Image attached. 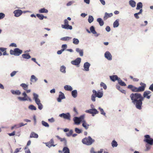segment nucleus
<instances>
[{"mask_svg":"<svg viewBox=\"0 0 153 153\" xmlns=\"http://www.w3.org/2000/svg\"><path fill=\"white\" fill-rule=\"evenodd\" d=\"M22 95L23 97H17V99L19 101H29L31 102L32 100L31 98L29 96H28L26 94L25 91L23 92Z\"/></svg>","mask_w":153,"mask_h":153,"instance_id":"nucleus-3","label":"nucleus"},{"mask_svg":"<svg viewBox=\"0 0 153 153\" xmlns=\"http://www.w3.org/2000/svg\"><path fill=\"white\" fill-rule=\"evenodd\" d=\"M138 92H140L143 91L145 89L144 86H140L137 88Z\"/></svg>","mask_w":153,"mask_h":153,"instance_id":"nucleus-43","label":"nucleus"},{"mask_svg":"<svg viewBox=\"0 0 153 153\" xmlns=\"http://www.w3.org/2000/svg\"><path fill=\"white\" fill-rule=\"evenodd\" d=\"M67 47V45L66 44H63L61 46L62 49H61L63 51L66 50V51H69L70 52H73V51L71 49H66Z\"/></svg>","mask_w":153,"mask_h":153,"instance_id":"nucleus-15","label":"nucleus"},{"mask_svg":"<svg viewBox=\"0 0 153 153\" xmlns=\"http://www.w3.org/2000/svg\"><path fill=\"white\" fill-rule=\"evenodd\" d=\"M64 89L66 91H71L73 90L72 88L69 85H66L64 86Z\"/></svg>","mask_w":153,"mask_h":153,"instance_id":"nucleus-23","label":"nucleus"},{"mask_svg":"<svg viewBox=\"0 0 153 153\" xmlns=\"http://www.w3.org/2000/svg\"><path fill=\"white\" fill-rule=\"evenodd\" d=\"M48 121L51 123H53L55 121V120L53 117H52L51 119H49Z\"/></svg>","mask_w":153,"mask_h":153,"instance_id":"nucleus-61","label":"nucleus"},{"mask_svg":"<svg viewBox=\"0 0 153 153\" xmlns=\"http://www.w3.org/2000/svg\"><path fill=\"white\" fill-rule=\"evenodd\" d=\"M132 91L134 92H138L137 87L134 86L132 89Z\"/></svg>","mask_w":153,"mask_h":153,"instance_id":"nucleus-55","label":"nucleus"},{"mask_svg":"<svg viewBox=\"0 0 153 153\" xmlns=\"http://www.w3.org/2000/svg\"><path fill=\"white\" fill-rule=\"evenodd\" d=\"M101 87H102L105 90H106L107 88V86L105 83L103 82H101L100 84Z\"/></svg>","mask_w":153,"mask_h":153,"instance_id":"nucleus-51","label":"nucleus"},{"mask_svg":"<svg viewBox=\"0 0 153 153\" xmlns=\"http://www.w3.org/2000/svg\"><path fill=\"white\" fill-rule=\"evenodd\" d=\"M30 137L37 138L38 137V135L35 132H32L30 133Z\"/></svg>","mask_w":153,"mask_h":153,"instance_id":"nucleus-25","label":"nucleus"},{"mask_svg":"<svg viewBox=\"0 0 153 153\" xmlns=\"http://www.w3.org/2000/svg\"><path fill=\"white\" fill-rule=\"evenodd\" d=\"M143 7V4L142 2H139L137 3V7L136 8V10H140V8H142Z\"/></svg>","mask_w":153,"mask_h":153,"instance_id":"nucleus-35","label":"nucleus"},{"mask_svg":"<svg viewBox=\"0 0 153 153\" xmlns=\"http://www.w3.org/2000/svg\"><path fill=\"white\" fill-rule=\"evenodd\" d=\"M11 92L13 94L19 95L21 94V91L19 90H16L15 91L12 90L11 91Z\"/></svg>","mask_w":153,"mask_h":153,"instance_id":"nucleus-21","label":"nucleus"},{"mask_svg":"<svg viewBox=\"0 0 153 153\" xmlns=\"http://www.w3.org/2000/svg\"><path fill=\"white\" fill-rule=\"evenodd\" d=\"M75 50L76 52L79 53L80 56H83V50L79 48H77Z\"/></svg>","mask_w":153,"mask_h":153,"instance_id":"nucleus-19","label":"nucleus"},{"mask_svg":"<svg viewBox=\"0 0 153 153\" xmlns=\"http://www.w3.org/2000/svg\"><path fill=\"white\" fill-rule=\"evenodd\" d=\"M36 16L40 20H43L44 18V16L42 14H37Z\"/></svg>","mask_w":153,"mask_h":153,"instance_id":"nucleus-50","label":"nucleus"},{"mask_svg":"<svg viewBox=\"0 0 153 153\" xmlns=\"http://www.w3.org/2000/svg\"><path fill=\"white\" fill-rule=\"evenodd\" d=\"M99 110L100 111V114L103 115L104 116H105L106 115V113L105 112H104L103 109L102 108H101L100 107H99L98 108Z\"/></svg>","mask_w":153,"mask_h":153,"instance_id":"nucleus-48","label":"nucleus"},{"mask_svg":"<svg viewBox=\"0 0 153 153\" xmlns=\"http://www.w3.org/2000/svg\"><path fill=\"white\" fill-rule=\"evenodd\" d=\"M36 103L38 105V108L39 110H41L43 108V105L41 103L40 101Z\"/></svg>","mask_w":153,"mask_h":153,"instance_id":"nucleus-38","label":"nucleus"},{"mask_svg":"<svg viewBox=\"0 0 153 153\" xmlns=\"http://www.w3.org/2000/svg\"><path fill=\"white\" fill-rule=\"evenodd\" d=\"M62 151L64 153H70L69 149L67 147H65L63 148Z\"/></svg>","mask_w":153,"mask_h":153,"instance_id":"nucleus-33","label":"nucleus"},{"mask_svg":"<svg viewBox=\"0 0 153 153\" xmlns=\"http://www.w3.org/2000/svg\"><path fill=\"white\" fill-rule=\"evenodd\" d=\"M91 65L90 63L88 62H85L83 65L84 70L86 71H89V68Z\"/></svg>","mask_w":153,"mask_h":153,"instance_id":"nucleus-14","label":"nucleus"},{"mask_svg":"<svg viewBox=\"0 0 153 153\" xmlns=\"http://www.w3.org/2000/svg\"><path fill=\"white\" fill-rule=\"evenodd\" d=\"M42 125L46 127H49V125L48 124V123L44 121H42Z\"/></svg>","mask_w":153,"mask_h":153,"instance_id":"nucleus-49","label":"nucleus"},{"mask_svg":"<svg viewBox=\"0 0 153 153\" xmlns=\"http://www.w3.org/2000/svg\"><path fill=\"white\" fill-rule=\"evenodd\" d=\"M22 58L24 59H28L31 58L29 54H24L22 55Z\"/></svg>","mask_w":153,"mask_h":153,"instance_id":"nucleus-37","label":"nucleus"},{"mask_svg":"<svg viewBox=\"0 0 153 153\" xmlns=\"http://www.w3.org/2000/svg\"><path fill=\"white\" fill-rule=\"evenodd\" d=\"M28 108L31 110H36V107L33 105H30L28 107Z\"/></svg>","mask_w":153,"mask_h":153,"instance_id":"nucleus-40","label":"nucleus"},{"mask_svg":"<svg viewBox=\"0 0 153 153\" xmlns=\"http://www.w3.org/2000/svg\"><path fill=\"white\" fill-rule=\"evenodd\" d=\"M85 116L84 115L80 116L79 117H74L73 119L74 124L79 125L84 119Z\"/></svg>","mask_w":153,"mask_h":153,"instance_id":"nucleus-6","label":"nucleus"},{"mask_svg":"<svg viewBox=\"0 0 153 153\" xmlns=\"http://www.w3.org/2000/svg\"><path fill=\"white\" fill-rule=\"evenodd\" d=\"M43 143L45 144L49 148H51L52 146L54 147L56 145V144L54 145L53 144L50 145V144L49 143V142Z\"/></svg>","mask_w":153,"mask_h":153,"instance_id":"nucleus-46","label":"nucleus"},{"mask_svg":"<svg viewBox=\"0 0 153 153\" xmlns=\"http://www.w3.org/2000/svg\"><path fill=\"white\" fill-rule=\"evenodd\" d=\"M61 27L62 28L71 30L72 29V26L71 25H62Z\"/></svg>","mask_w":153,"mask_h":153,"instance_id":"nucleus-17","label":"nucleus"},{"mask_svg":"<svg viewBox=\"0 0 153 153\" xmlns=\"http://www.w3.org/2000/svg\"><path fill=\"white\" fill-rule=\"evenodd\" d=\"M81 59L80 58L78 57L75 60L71 61V63L74 65H79L81 62Z\"/></svg>","mask_w":153,"mask_h":153,"instance_id":"nucleus-9","label":"nucleus"},{"mask_svg":"<svg viewBox=\"0 0 153 153\" xmlns=\"http://www.w3.org/2000/svg\"><path fill=\"white\" fill-rule=\"evenodd\" d=\"M73 132V130H71L68 133H66V135L68 137H70L71 135Z\"/></svg>","mask_w":153,"mask_h":153,"instance_id":"nucleus-54","label":"nucleus"},{"mask_svg":"<svg viewBox=\"0 0 153 153\" xmlns=\"http://www.w3.org/2000/svg\"><path fill=\"white\" fill-rule=\"evenodd\" d=\"M60 140L61 142L64 141V145L65 146H66L67 145V140H66V139L65 138H61Z\"/></svg>","mask_w":153,"mask_h":153,"instance_id":"nucleus-52","label":"nucleus"},{"mask_svg":"<svg viewBox=\"0 0 153 153\" xmlns=\"http://www.w3.org/2000/svg\"><path fill=\"white\" fill-rule=\"evenodd\" d=\"M21 149V148L16 149L14 152V153H18V152L20 151Z\"/></svg>","mask_w":153,"mask_h":153,"instance_id":"nucleus-59","label":"nucleus"},{"mask_svg":"<svg viewBox=\"0 0 153 153\" xmlns=\"http://www.w3.org/2000/svg\"><path fill=\"white\" fill-rule=\"evenodd\" d=\"M71 95L74 98H76L77 95V90H74L72 91L71 92Z\"/></svg>","mask_w":153,"mask_h":153,"instance_id":"nucleus-27","label":"nucleus"},{"mask_svg":"<svg viewBox=\"0 0 153 153\" xmlns=\"http://www.w3.org/2000/svg\"><path fill=\"white\" fill-rule=\"evenodd\" d=\"M110 79L113 82H115L116 80L118 81L119 78L116 75H114L109 76Z\"/></svg>","mask_w":153,"mask_h":153,"instance_id":"nucleus-18","label":"nucleus"},{"mask_svg":"<svg viewBox=\"0 0 153 153\" xmlns=\"http://www.w3.org/2000/svg\"><path fill=\"white\" fill-rule=\"evenodd\" d=\"M38 78H37L34 75H32L30 79V81L32 82H35L38 80Z\"/></svg>","mask_w":153,"mask_h":153,"instance_id":"nucleus-24","label":"nucleus"},{"mask_svg":"<svg viewBox=\"0 0 153 153\" xmlns=\"http://www.w3.org/2000/svg\"><path fill=\"white\" fill-rule=\"evenodd\" d=\"M66 68L65 66L62 65L60 67V71L61 72L65 74L66 72Z\"/></svg>","mask_w":153,"mask_h":153,"instance_id":"nucleus-29","label":"nucleus"},{"mask_svg":"<svg viewBox=\"0 0 153 153\" xmlns=\"http://www.w3.org/2000/svg\"><path fill=\"white\" fill-rule=\"evenodd\" d=\"M59 116L63 118L64 119H67L68 120H70L71 115L69 113H62L60 114Z\"/></svg>","mask_w":153,"mask_h":153,"instance_id":"nucleus-8","label":"nucleus"},{"mask_svg":"<svg viewBox=\"0 0 153 153\" xmlns=\"http://www.w3.org/2000/svg\"><path fill=\"white\" fill-rule=\"evenodd\" d=\"M27 123H26V124H24V123H20L19 124V127H16L17 128H19V127H21L22 126H24L26 125H27Z\"/></svg>","mask_w":153,"mask_h":153,"instance_id":"nucleus-60","label":"nucleus"},{"mask_svg":"<svg viewBox=\"0 0 153 153\" xmlns=\"http://www.w3.org/2000/svg\"><path fill=\"white\" fill-rule=\"evenodd\" d=\"M111 144L113 147H116L118 145L117 142L115 140H113L111 143Z\"/></svg>","mask_w":153,"mask_h":153,"instance_id":"nucleus-42","label":"nucleus"},{"mask_svg":"<svg viewBox=\"0 0 153 153\" xmlns=\"http://www.w3.org/2000/svg\"><path fill=\"white\" fill-rule=\"evenodd\" d=\"M73 43L75 45H78L79 43V40L77 38H74L73 39Z\"/></svg>","mask_w":153,"mask_h":153,"instance_id":"nucleus-41","label":"nucleus"},{"mask_svg":"<svg viewBox=\"0 0 153 153\" xmlns=\"http://www.w3.org/2000/svg\"><path fill=\"white\" fill-rule=\"evenodd\" d=\"M72 38L68 36H66L61 38L60 39L61 40L64 41H68L71 39Z\"/></svg>","mask_w":153,"mask_h":153,"instance_id":"nucleus-34","label":"nucleus"},{"mask_svg":"<svg viewBox=\"0 0 153 153\" xmlns=\"http://www.w3.org/2000/svg\"><path fill=\"white\" fill-rule=\"evenodd\" d=\"M85 112L87 113L91 114L93 116H94V115L98 113V111L95 108L90 109L86 110Z\"/></svg>","mask_w":153,"mask_h":153,"instance_id":"nucleus-7","label":"nucleus"},{"mask_svg":"<svg viewBox=\"0 0 153 153\" xmlns=\"http://www.w3.org/2000/svg\"><path fill=\"white\" fill-rule=\"evenodd\" d=\"M113 16V14L112 13H108L106 12L105 13V16L104 17V19L105 20L107 19L108 18L111 17Z\"/></svg>","mask_w":153,"mask_h":153,"instance_id":"nucleus-22","label":"nucleus"},{"mask_svg":"<svg viewBox=\"0 0 153 153\" xmlns=\"http://www.w3.org/2000/svg\"><path fill=\"white\" fill-rule=\"evenodd\" d=\"M100 26H102L104 24V22L102 19L101 18H98L97 20Z\"/></svg>","mask_w":153,"mask_h":153,"instance_id":"nucleus-30","label":"nucleus"},{"mask_svg":"<svg viewBox=\"0 0 153 153\" xmlns=\"http://www.w3.org/2000/svg\"><path fill=\"white\" fill-rule=\"evenodd\" d=\"M10 47H17V45L15 43H11L9 46Z\"/></svg>","mask_w":153,"mask_h":153,"instance_id":"nucleus-63","label":"nucleus"},{"mask_svg":"<svg viewBox=\"0 0 153 153\" xmlns=\"http://www.w3.org/2000/svg\"><path fill=\"white\" fill-rule=\"evenodd\" d=\"M39 13H47L48 12V10L45 8H43L39 9Z\"/></svg>","mask_w":153,"mask_h":153,"instance_id":"nucleus-31","label":"nucleus"},{"mask_svg":"<svg viewBox=\"0 0 153 153\" xmlns=\"http://www.w3.org/2000/svg\"><path fill=\"white\" fill-rule=\"evenodd\" d=\"M104 56L105 58L108 60L110 61L112 59V56L108 51H107L105 53Z\"/></svg>","mask_w":153,"mask_h":153,"instance_id":"nucleus-11","label":"nucleus"},{"mask_svg":"<svg viewBox=\"0 0 153 153\" xmlns=\"http://www.w3.org/2000/svg\"><path fill=\"white\" fill-rule=\"evenodd\" d=\"M82 122V126L85 128L87 130L88 128L89 125L88 124L86 121L84 120Z\"/></svg>","mask_w":153,"mask_h":153,"instance_id":"nucleus-20","label":"nucleus"},{"mask_svg":"<svg viewBox=\"0 0 153 153\" xmlns=\"http://www.w3.org/2000/svg\"><path fill=\"white\" fill-rule=\"evenodd\" d=\"M118 82L122 86H125L126 85V84L119 78L118 80Z\"/></svg>","mask_w":153,"mask_h":153,"instance_id":"nucleus-36","label":"nucleus"},{"mask_svg":"<svg viewBox=\"0 0 153 153\" xmlns=\"http://www.w3.org/2000/svg\"><path fill=\"white\" fill-rule=\"evenodd\" d=\"M14 16L16 17H18L20 16L22 13V11L21 10H15L13 12Z\"/></svg>","mask_w":153,"mask_h":153,"instance_id":"nucleus-13","label":"nucleus"},{"mask_svg":"<svg viewBox=\"0 0 153 153\" xmlns=\"http://www.w3.org/2000/svg\"><path fill=\"white\" fill-rule=\"evenodd\" d=\"M91 32L93 34H95L97 33V32L95 30V28L93 26H91L90 28Z\"/></svg>","mask_w":153,"mask_h":153,"instance_id":"nucleus-32","label":"nucleus"},{"mask_svg":"<svg viewBox=\"0 0 153 153\" xmlns=\"http://www.w3.org/2000/svg\"><path fill=\"white\" fill-rule=\"evenodd\" d=\"M10 53L11 55L15 56H19L22 53V51L18 48H16L13 50H10Z\"/></svg>","mask_w":153,"mask_h":153,"instance_id":"nucleus-5","label":"nucleus"},{"mask_svg":"<svg viewBox=\"0 0 153 153\" xmlns=\"http://www.w3.org/2000/svg\"><path fill=\"white\" fill-rule=\"evenodd\" d=\"M116 88L122 93H125V91L121 88L120 86L119 85H117Z\"/></svg>","mask_w":153,"mask_h":153,"instance_id":"nucleus-45","label":"nucleus"},{"mask_svg":"<svg viewBox=\"0 0 153 153\" xmlns=\"http://www.w3.org/2000/svg\"><path fill=\"white\" fill-rule=\"evenodd\" d=\"M17 71H13L10 74V76L12 77L14 76L17 73Z\"/></svg>","mask_w":153,"mask_h":153,"instance_id":"nucleus-56","label":"nucleus"},{"mask_svg":"<svg viewBox=\"0 0 153 153\" xmlns=\"http://www.w3.org/2000/svg\"><path fill=\"white\" fill-rule=\"evenodd\" d=\"M119 19H117L114 22L113 25V27L114 28L117 27H118L119 25Z\"/></svg>","mask_w":153,"mask_h":153,"instance_id":"nucleus-26","label":"nucleus"},{"mask_svg":"<svg viewBox=\"0 0 153 153\" xmlns=\"http://www.w3.org/2000/svg\"><path fill=\"white\" fill-rule=\"evenodd\" d=\"M75 131L77 133L80 134L82 132V129H79L77 128H75Z\"/></svg>","mask_w":153,"mask_h":153,"instance_id":"nucleus-44","label":"nucleus"},{"mask_svg":"<svg viewBox=\"0 0 153 153\" xmlns=\"http://www.w3.org/2000/svg\"><path fill=\"white\" fill-rule=\"evenodd\" d=\"M139 15L137 13L134 14V16L137 19H138L139 18V16L138 15Z\"/></svg>","mask_w":153,"mask_h":153,"instance_id":"nucleus-64","label":"nucleus"},{"mask_svg":"<svg viewBox=\"0 0 153 153\" xmlns=\"http://www.w3.org/2000/svg\"><path fill=\"white\" fill-rule=\"evenodd\" d=\"M4 48V51H3V53H2V55L4 56L8 55V54L7 53L6 51L7 48Z\"/></svg>","mask_w":153,"mask_h":153,"instance_id":"nucleus-62","label":"nucleus"},{"mask_svg":"<svg viewBox=\"0 0 153 153\" xmlns=\"http://www.w3.org/2000/svg\"><path fill=\"white\" fill-rule=\"evenodd\" d=\"M59 93L60 94L59 95V97L57 99V101L58 102H61L62 100L65 99V98L64 94L62 92L60 91Z\"/></svg>","mask_w":153,"mask_h":153,"instance_id":"nucleus-12","label":"nucleus"},{"mask_svg":"<svg viewBox=\"0 0 153 153\" xmlns=\"http://www.w3.org/2000/svg\"><path fill=\"white\" fill-rule=\"evenodd\" d=\"M129 5L132 7H134L136 6V3L133 0H131L129 1Z\"/></svg>","mask_w":153,"mask_h":153,"instance_id":"nucleus-28","label":"nucleus"},{"mask_svg":"<svg viewBox=\"0 0 153 153\" xmlns=\"http://www.w3.org/2000/svg\"><path fill=\"white\" fill-rule=\"evenodd\" d=\"M94 18L91 16H89L88 19V21L90 23H91L94 21Z\"/></svg>","mask_w":153,"mask_h":153,"instance_id":"nucleus-47","label":"nucleus"},{"mask_svg":"<svg viewBox=\"0 0 153 153\" xmlns=\"http://www.w3.org/2000/svg\"><path fill=\"white\" fill-rule=\"evenodd\" d=\"M96 97V96L94 94H93L91 96V100L93 102H95L96 101L95 98Z\"/></svg>","mask_w":153,"mask_h":153,"instance_id":"nucleus-53","label":"nucleus"},{"mask_svg":"<svg viewBox=\"0 0 153 153\" xmlns=\"http://www.w3.org/2000/svg\"><path fill=\"white\" fill-rule=\"evenodd\" d=\"M33 99L34 100L35 103L39 102L40 101V99L39 98V96L38 94L35 93H33Z\"/></svg>","mask_w":153,"mask_h":153,"instance_id":"nucleus-16","label":"nucleus"},{"mask_svg":"<svg viewBox=\"0 0 153 153\" xmlns=\"http://www.w3.org/2000/svg\"><path fill=\"white\" fill-rule=\"evenodd\" d=\"M144 137V139L143 140V141L147 144H146V150L147 151L150 148V146H149L148 145H153V139L151 138L149 135H146Z\"/></svg>","mask_w":153,"mask_h":153,"instance_id":"nucleus-2","label":"nucleus"},{"mask_svg":"<svg viewBox=\"0 0 153 153\" xmlns=\"http://www.w3.org/2000/svg\"><path fill=\"white\" fill-rule=\"evenodd\" d=\"M130 97L132 103L135 106L136 108L141 110L142 109V101L144 100V98L141 94L138 93H132Z\"/></svg>","mask_w":153,"mask_h":153,"instance_id":"nucleus-1","label":"nucleus"},{"mask_svg":"<svg viewBox=\"0 0 153 153\" xmlns=\"http://www.w3.org/2000/svg\"><path fill=\"white\" fill-rule=\"evenodd\" d=\"M4 48H0V56L2 55V53L1 52H3V51H4Z\"/></svg>","mask_w":153,"mask_h":153,"instance_id":"nucleus-58","label":"nucleus"},{"mask_svg":"<svg viewBox=\"0 0 153 153\" xmlns=\"http://www.w3.org/2000/svg\"><path fill=\"white\" fill-rule=\"evenodd\" d=\"M93 93L97 97L100 98L102 97L103 95V92L97 91L95 90L92 91Z\"/></svg>","mask_w":153,"mask_h":153,"instance_id":"nucleus-10","label":"nucleus"},{"mask_svg":"<svg viewBox=\"0 0 153 153\" xmlns=\"http://www.w3.org/2000/svg\"><path fill=\"white\" fill-rule=\"evenodd\" d=\"M20 86L22 87L25 90H27L28 88V85L25 83H23L20 84Z\"/></svg>","mask_w":153,"mask_h":153,"instance_id":"nucleus-39","label":"nucleus"},{"mask_svg":"<svg viewBox=\"0 0 153 153\" xmlns=\"http://www.w3.org/2000/svg\"><path fill=\"white\" fill-rule=\"evenodd\" d=\"M94 141V140L92 139L90 136L84 138L82 140V142L83 144L88 146L92 144Z\"/></svg>","mask_w":153,"mask_h":153,"instance_id":"nucleus-4","label":"nucleus"},{"mask_svg":"<svg viewBox=\"0 0 153 153\" xmlns=\"http://www.w3.org/2000/svg\"><path fill=\"white\" fill-rule=\"evenodd\" d=\"M5 16V14L2 13H0V19H3Z\"/></svg>","mask_w":153,"mask_h":153,"instance_id":"nucleus-57","label":"nucleus"}]
</instances>
